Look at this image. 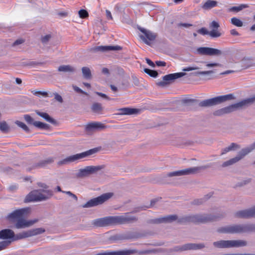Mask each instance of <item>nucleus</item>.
<instances>
[{"mask_svg":"<svg viewBox=\"0 0 255 255\" xmlns=\"http://www.w3.org/2000/svg\"><path fill=\"white\" fill-rule=\"evenodd\" d=\"M136 221L137 218L135 217L126 213L121 216L97 219L93 221L92 224L96 227H105L112 225L131 223Z\"/></svg>","mask_w":255,"mask_h":255,"instance_id":"obj_1","label":"nucleus"},{"mask_svg":"<svg viewBox=\"0 0 255 255\" xmlns=\"http://www.w3.org/2000/svg\"><path fill=\"white\" fill-rule=\"evenodd\" d=\"M26 214L25 209H18L14 211L6 217V219L11 222L15 223L17 229L29 227L37 222V220L26 221L24 218Z\"/></svg>","mask_w":255,"mask_h":255,"instance_id":"obj_2","label":"nucleus"},{"mask_svg":"<svg viewBox=\"0 0 255 255\" xmlns=\"http://www.w3.org/2000/svg\"><path fill=\"white\" fill-rule=\"evenodd\" d=\"M255 232V224H232L224 226V234H241Z\"/></svg>","mask_w":255,"mask_h":255,"instance_id":"obj_3","label":"nucleus"},{"mask_svg":"<svg viewBox=\"0 0 255 255\" xmlns=\"http://www.w3.org/2000/svg\"><path fill=\"white\" fill-rule=\"evenodd\" d=\"M52 196L50 190H35L31 191L25 197V202H37L46 200Z\"/></svg>","mask_w":255,"mask_h":255,"instance_id":"obj_4","label":"nucleus"},{"mask_svg":"<svg viewBox=\"0 0 255 255\" xmlns=\"http://www.w3.org/2000/svg\"><path fill=\"white\" fill-rule=\"evenodd\" d=\"M217 217L210 215H196L185 216L178 220L179 223H194L195 224L206 223L216 220Z\"/></svg>","mask_w":255,"mask_h":255,"instance_id":"obj_5","label":"nucleus"},{"mask_svg":"<svg viewBox=\"0 0 255 255\" xmlns=\"http://www.w3.org/2000/svg\"><path fill=\"white\" fill-rule=\"evenodd\" d=\"M254 103H255V95L253 97L224 108V114L230 113L239 110L246 108Z\"/></svg>","mask_w":255,"mask_h":255,"instance_id":"obj_6","label":"nucleus"},{"mask_svg":"<svg viewBox=\"0 0 255 255\" xmlns=\"http://www.w3.org/2000/svg\"><path fill=\"white\" fill-rule=\"evenodd\" d=\"M220 25L218 22L213 21L209 25L210 31L207 30L205 27H202L197 30L198 33L202 35H209L211 37H218L221 36V33L218 30Z\"/></svg>","mask_w":255,"mask_h":255,"instance_id":"obj_7","label":"nucleus"},{"mask_svg":"<svg viewBox=\"0 0 255 255\" xmlns=\"http://www.w3.org/2000/svg\"><path fill=\"white\" fill-rule=\"evenodd\" d=\"M113 195V194L112 193L103 194L97 198H95L89 200L85 205H84L83 207L84 208H88L102 204L112 197Z\"/></svg>","mask_w":255,"mask_h":255,"instance_id":"obj_8","label":"nucleus"},{"mask_svg":"<svg viewBox=\"0 0 255 255\" xmlns=\"http://www.w3.org/2000/svg\"><path fill=\"white\" fill-rule=\"evenodd\" d=\"M206 166H200L188 168L187 169L170 172L168 174L169 177L181 176L184 175L194 174L199 173L201 170L206 168Z\"/></svg>","mask_w":255,"mask_h":255,"instance_id":"obj_9","label":"nucleus"},{"mask_svg":"<svg viewBox=\"0 0 255 255\" xmlns=\"http://www.w3.org/2000/svg\"><path fill=\"white\" fill-rule=\"evenodd\" d=\"M237 67H238V70L241 71L244 70L255 67V62L253 57L246 56L241 59Z\"/></svg>","mask_w":255,"mask_h":255,"instance_id":"obj_10","label":"nucleus"},{"mask_svg":"<svg viewBox=\"0 0 255 255\" xmlns=\"http://www.w3.org/2000/svg\"><path fill=\"white\" fill-rule=\"evenodd\" d=\"M235 217L238 219L255 218V205L248 209L237 211L235 213Z\"/></svg>","mask_w":255,"mask_h":255,"instance_id":"obj_11","label":"nucleus"},{"mask_svg":"<svg viewBox=\"0 0 255 255\" xmlns=\"http://www.w3.org/2000/svg\"><path fill=\"white\" fill-rule=\"evenodd\" d=\"M140 31L142 32V34L140 36L141 39L146 44L149 45H150L151 43L155 40L157 36V35L155 33L144 28H141Z\"/></svg>","mask_w":255,"mask_h":255,"instance_id":"obj_12","label":"nucleus"},{"mask_svg":"<svg viewBox=\"0 0 255 255\" xmlns=\"http://www.w3.org/2000/svg\"><path fill=\"white\" fill-rule=\"evenodd\" d=\"M197 51L199 54L203 55L208 56H218L222 54V51L218 49L201 47L197 49Z\"/></svg>","mask_w":255,"mask_h":255,"instance_id":"obj_13","label":"nucleus"},{"mask_svg":"<svg viewBox=\"0 0 255 255\" xmlns=\"http://www.w3.org/2000/svg\"><path fill=\"white\" fill-rule=\"evenodd\" d=\"M45 232L43 228H36L27 231L23 232L16 235L17 239H21L42 234Z\"/></svg>","mask_w":255,"mask_h":255,"instance_id":"obj_14","label":"nucleus"},{"mask_svg":"<svg viewBox=\"0 0 255 255\" xmlns=\"http://www.w3.org/2000/svg\"><path fill=\"white\" fill-rule=\"evenodd\" d=\"M223 103V96H220L201 101L199 105L201 107H210Z\"/></svg>","mask_w":255,"mask_h":255,"instance_id":"obj_15","label":"nucleus"},{"mask_svg":"<svg viewBox=\"0 0 255 255\" xmlns=\"http://www.w3.org/2000/svg\"><path fill=\"white\" fill-rule=\"evenodd\" d=\"M107 128V126L101 122H96L88 124L85 127V130L90 133L94 130H102Z\"/></svg>","mask_w":255,"mask_h":255,"instance_id":"obj_16","label":"nucleus"},{"mask_svg":"<svg viewBox=\"0 0 255 255\" xmlns=\"http://www.w3.org/2000/svg\"><path fill=\"white\" fill-rule=\"evenodd\" d=\"M101 168H102V167L100 166H87L84 169L79 170L77 176L79 177L86 176L91 173H94L95 172L101 169Z\"/></svg>","mask_w":255,"mask_h":255,"instance_id":"obj_17","label":"nucleus"},{"mask_svg":"<svg viewBox=\"0 0 255 255\" xmlns=\"http://www.w3.org/2000/svg\"><path fill=\"white\" fill-rule=\"evenodd\" d=\"M204 247V245L202 244H187L181 247H176L174 249V251L176 252L190 250H198L202 249Z\"/></svg>","mask_w":255,"mask_h":255,"instance_id":"obj_18","label":"nucleus"},{"mask_svg":"<svg viewBox=\"0 0 255 255\" xmlns=\"http://www.w3.org/2000/svg\"><path fill=\"white\" fill-rule=\"evenodd\" d=\"M98 151V149L97 148H95L81 153H78L72 156H70L65 158V159H79L80 158H83L89 155L93 154L97 152Z\"/></svg>","mask_w":255,"mask_h":255,"instance_id":"obj_19","label":"nucleus"},{"mask_svg":"<svg viewBox=\"0 0 255 255\" xmlns=\"http://www.w3.org/2000/svg\"><path fill=\"white\" fill-rule=\"evenodd\" d=\"M177 219V216L175 215H169L162 218L152 219L150 221V223L153 224H159L161 223H170Z\"/></svg>","mask_w":255,"mask_h":255,"instance_id":"obj_20","label":"nucleus"},{"mask_svg":"<svg viewBox=\"0 0 255 255\" xmlns=\"http://www.w3.org/2000/svg\"><path fill=\"white\" fill-rule=\"evenodd\" d=\"M120 115H130L138 114L140 110L135 108H124L119 109Z\"/></svg>","mask_w":255,"mask_h":255,"instance_id":"obj_21","label":"nucleus"},{"mask_svg":"<svg viewBox=\"0 0 255 255\" xmlns=\"http://www.w3.org/2000/svg\"><path fill=\"white\" fill-rule=\"evenodd\" d=\"M185 75L186 73L183 72L169 74L163 76V80L166 81H173L179 78L182 77Z\"/></svg>","mask_w":255,"mask_h":255,"instance_id":"obj_22","label":"nucleus"},{"mask_svg":"<svg viewBox=\"0 0 255 255\" xmlns=\"http://www.w3.org/2000/svg\"><path fill=\"white\" fill-rule=\"evenodd\" d=\"M14 235V232L10 229H4L0 231V239H11Z\"/></svg>","mask_w":255,"mask_h":255,"instance_id":"obj_23","label":"nucleus"},{"mask_svg":"<svg viewBox=\"0 0 255 255\" xmlns=\"http://www.w3.org/2000/svg\"><path fill=\"white\" fill-rule=\"evenodd\" d=\"M121 49V47L119 46H100L95 48V50L103 52L111 50H119Z\"/></svg>","mask_w":255,"mask_h":255,"instance_id":"obj_24","label":"nucleus"},{"mask_svg":"<svg viewBox=\"0 0 255 255\" xmlns=\"http://www.w3.org/2000/svg\"><path fill=\"white\" fill-rule=\"evenodd\" d=\"M253 150L249 146L245 148H244L239 152L237 156L235 158H233L232 159H241L242 158H243L245 157V156L248 155Z\"/></svg>","mask_w":255,"mask_h":255,"instance_id":"obj_25","label":"nucleus"},{"mask_svg":"<svg viewBox=\"0 0 255 255\" xmlns=\"http://www.w3.org/2000/svg\"><path fill=\"white\" fill-rule=\"evenodd\" d=\"M129 252L128 251H106L104 252L100 253L96 255H128L129 254Z\"/></svg>","mask_w":255,"mask_h":255,"instance_id":"obj_26","label":"nucleus"},{"mask_svg":"<svg viewBox=\"0 0 255 255\" xmlns=\"http://www.w3.org/2000/svg\"><path fill=\"white\" fill-rule=\"evenodd\" d=\"M91 110L94 113L102 114L103 111V107L101 104L94 103L91 106Z\"/></svg>","mask_w":255,"mask_h":255,"instance_id":"obj_27","label":"nucleus"},{"mask_svg":"<svg viewBox=\"0 0 255 255\" xmlns=\"http://www.w3.org/2000/svg\"><path fill=\"white\" fill-rule=\"evenodd\" d=\"M217 5V2L215 0H208L202 5V8L204 9H209L215 7Z\"/></svg>","mask_w":255,"mask_h":255,"instance_id":"obj_28","label":"nucleus"},{"mask_svg":"<svg viewBox=\"0 0 255 255\" xmlns=\"http://www.w3.org/2000/svg\"><path fill=\"white\" fill-rule=\"evenodd\" d=\"M249 6L247 4H241L239 6H233L230 8L228 10L229 11L239 12L244 8L249 7Z\"/></svg>","mask_w":255,"mask_h":255,"instance_id":"obj_29","label":"nucleus"},{"mask_svg":"<svg viewBox=\"0 0 255 255\" xmlns=\"http://www.w3.org/2000/svg\"><path fill=\"white\" fill-rule=\"evenodd\" d=\"M36 114L40 116L41 117L44 118L46 121L50 123H52V124H54L55 123V121L52 119L51 118L49 115L48 114L46 113H43V112H36Z\"/></svg>","mask_w":255,"mask_h":255,"instance_id":"obj_30","label":"nucleus"},{"mask_svg":"<svg viewBox=\"0 0 255 255\" xmlns=\"http://www.w3.org/2000/svg\"><path fill=\"white\" fill-rule=\"evenodd\" d=\"M248 242L244 240H235V248L246 247L248 245Z\"/></svg>","mask_w":255,"mask_h":255,"instance_id":"obj_31","label":"nucleus"},{"mask_svg":"<svg viewBox=\"0 0 255 255\" xmlns=\"http://www.w3.org/2000/svg\"><path fill=\"white\" fill-rule=\"evenodd\" d=\"M82 73L85 78L87 79H91L92 77L90 69L87 67H84L82 68Z\"/></svg>","mask_w":255,"mask_h":255,"instance_id":"obj_32","label":"nucleus"},{"mask_svg":"<svg viewBox=\"0 0 255 255\" xmlns=\"http://www.w3.org/2000/svg\"><path fill=\"white\" fill-rule=\"evenodd\" d=\"M58 71L60 72H73L74 68L70 65H61L59 67Z\"/></svg>","mask_w":255,"mask_h":255,"instance_id":"obj_33","label":"nucleus"},{"mask_svg":"<svg viewBox=\"0 0 255 255\" xmlns=\"http://www.w3.org/2000/svg\"><path fill=\"white\" fill-rule=\"evenodd\" d=\"M240 145L235 143H232L228 147L224 149V151L228 152L231 150H235L240 148Z\"/></svg>","mask_w":255,"mask_h":255,"instance_id":"obj_34","label":"nucleus"},{"mask_svg":"<svg viewBox=\"0 0 255 255\" xmlns=\"http://www.w3.org/2000/svg\"><path fill=\"white\" fill-rule=\"evenodd\" d=\"M33 125L40 129H47L49 127L47 124L41 122H34L33 123Z\"/></svg>","mask_w":255,"mask_h":255,"instance_id":"obj_35","label":"nucleus"},{"mask_svg":"<svg viewBox=\"0 0 255 255\" xmlns=\"http://www.w3.org/2000/svg\"><path fill=\"white\" fill-rule=\"evenodd\" d=\"M231 23L238 27H242L243 25V22L239 18L233 17L231 19Z\"/></svg>","mask_w":255,"mask_h":255,"instance_id":"obj_36","label":"nucleus"},{"mask_svg":"<svg viewBox=\"0 0 255 255\" xmlns=\"http://www.w3.org/2000/svg\"><path fill=\"white\" fill-rule=\"evenodd\" d=\"M144 71L150 76L153 78L156 77L158 75L157 72L155 70H152L148 68H145L144 69Z\"/></svg>","mask_w":255,"mask_h":255,"instance_id":"obj_37","label":"nucleus"},{"mask_svg":"<svg viewBox=\"0 0 255 255\" xmlns=\"http://www.w3.org/2000/svg\"><path fill=\"white\" fill-rule=\"evenodd\" d=\"M238 53H236L233 55H231V53L229 52H227L226 53V58L228 61H231V60L233 61H235L238 60L237 58Z\"/></svg>","mask_w":255,"mask_h":255,"instance_id":"obj_38","label":"nucleus"},{"mask_svg":"<svg viewBox=\"0 0 255 255\" xmlns=\"http://www.w3.org/2000/svg\"><path fill=\"white\" fill-rule=\"evenodd\" d=\"M235 248V240L224 241V248Z\"/></svg>","mask_w":255,"mask_h":255,"instance_id":"obj_39","label":"nucleus"},{"mask_svg":"<svg viewBox=\"0 0 255 255\" xmlns=\"http://www.w3.org/2000/svg\"><path fill=\"white\" fill-rule=\"evenodd\" d=\"M15 124L18 126L19 127L22 128L26 132H29V129L27 127V126L23 123L20 122L19 121H16L15 122Z\"/></svg>","mask_w":255,"mask_h":255,"instance_id":"obj_40","label":"nucleus"},{"mask_svg":"<svg viewBox=\"0 0 255 255\" xmlns=\"http://www.w3.org/2000/svg\"><path fill=\"white\" fill-rule=\"evenodd\" d=\"M251 182V179L248 178L237 182L235 186L236 187H242L250 183Z\"/></svg>","mask_w":255,"mask_h":255,"instance_id":"obj_41","label":"nucleus"},{"mask_svg":"<svg viewBox=\"0 0 255 255\" xmlns=\"http://www.w3.org/2000/svg\"><path fill=\"white\" fill-rule=\"evenodd\" d=\"M9 127L5 122H0V129L2 131H6L8 130Z\"/></svg>","mask_w":255,"mask_h":255,"instance_id":"obj_42","label":"nucleus"},{"mask_svg":"<svg viewBox=\"0 0 255 255\" xmlns=\"http://www.w3.org/2000/svg\"><path fill=\"white\" fill-rule=\"evenodd\" d=\"M80 18H85L89 15L88 12L85 9H81L78 12Z\"/></svg>","mask_w":255,"mask_h":255,"instance_id":"obj_43","label":"nucleus"},{"mask_svg":"<svg viewBox=\"0 0 255 255\" xmlns=\"http://www.w3.org/2000/svg\"><path fill=\"white\" fill-rule=\"evenodd\" d=\"M10 244L9 241H2L0 242V251L5 249Z\"/></svg>","mask_w":255,"mask_h":255,"instance_id":"obj_44","label":"nucleus"},{"mask_svg":"<svg viewBox=\"0 0 255 255\" xmlns=\"http://www.w3.org/2000/svg\"><path fill=\"white\" fill-rule=\"evenodd\" d=\"M24 118L28 124L33 125V123L34 122L33 119L28 115H25Z\"/></svg>","mask_w":255,"mask_h":255,"instance_id":"obj_45","label":"nucleus"},{"mask_svg":"<svg viewBox=\"0 0 255 255\" xmlns=\"http://www.w3.org/2000/svg\"><path fill=\"white\" fill-rule=\"evenodd\" d=\"M73 88L76 92L78 93L88 95V94L86 92L83 91L82 90H81L80 88H79L78 87L76 86H73Z\"/></svg>","mask_w":255,"mask_h":255,"instance_id":"obj_46","label":"nucleus"},{"mask_svg":"<svg viewBox=\"0 0 255 255\" xmlns=\"http://www.w3.org/2000/svg\"><path fill=\"white\" fill-rule=\"evenodd\" d=\"M31 92L35 95H41L44 97H47L48 96V94L46 92L32 91Z\"/></svg>","mask_w":255,"mask_h":255,"instance_id":"obj_47","label":"nucleus"},{"mask_svg":"<svg viewBox=\"0 0 255 255\" xmlns=\"http://www.w3.org/2000/svg\"><path fill=\"white\" fill-rule=\"evenodd\" d=\"M235 97L233 94H228L226 95H224V102L226 101H229L232 100H234Z\"/></svg>","mask_w":255,"mask_h":255,"instance_id":"obj_48","label":"nucleus"},{"mask_svg":"<svg viewBox=\"0 0 255 255\" xmlns=\"http://www.w3.org/2000/svg\"><path fill=\"white\" fill-rule=\"evenodd\" d=\"M18 185L15 184L9 186L8 189L9 191L11 192H15L18 189Z\"/></svg>","mask_w":255,"mask_h":255,"instance_id":"obj_49","label":"nucleus"},{"mask_svg":"<svg viewBox=\"0 0 255 255\" xmlns=\"http://www.w3.org/2000/svg\"><path fill=\"white\" fill-rule=\"evenodd\" d=\"M214 246L217 248H223V241L215 242L214 243Z\"/></svg>","mask_w":255,"mask_h":255,"instance_id":"obj_50","label":"nucleus"},{"mask_svg":"<svg viewBox=\"0 0 255 255\" xmlns=\"http://www.w3.org/2000/svg\"><path fill=\"white\" fill-rule=\"evenodd\" d=\"M24 42V39H21V38L18 39L14 42V43L12 44V46H15L18 45L19 44H21L23 43Z\"/></svg>","mask_w":255,"mask_h":255,"instance_id":"obj_51","label":"nucleus"},{"mask_svg":"<svg viewBox=\"0 0 255 255\" xmlns=\"http://www.w3.org/2000/svg\"><path fill=\"white\" fill-rule=\"evenodd\" d=\"M53 160H44L42 163H41L40 164L36 165V167H44L46 164L50 163Z\"/></svg>","mask_w":255,"mask_h":255,"instance_id":"obj_52","label":"nucleus"},{"mask_svg":"<svg viewBox=\"0 0 255 255\" xmlns=\"http://www.w3.org/2000/svg\"><path fill=\"white\" fill-rule=\"evenodd\" d=\"M237 72H240L239 70H238V67L237 66L236 68H235L234 70H226L224 71V75L225 74H229L230 73H233Z\"/></svg>","mask_w":255,"mask_h":255,"instance_id":"obj_53","label":"nucleus"},{"mask_svg":"<svg viewBox=\"0 0 255 255\" xmlns=\"http://www.w3.org/2000/svg\"><path fill=\"white\" fill-rule=\"evenodd\" d=\"M62 192L66 193V194L69 195L70 196H71L76 201H77V200H78L77 197L75 194H73L71 192H70V191H62Z\"/></svg>","mask_w":255,"mask_h":255,"instance_id":"obj_54","label":"nucleus"},{"mask_svg":"<svg viewBox=\"0 0 255 255\" xmlns=\"http://www.w3.org/2000/svg\"><path fill=\"white\" fill-rule=\"evenodd\" d=\"M50 37H51L50 35H49V34L46 35L42 37L41 41L43 43H46L49 40Z\"/></svg>","mask_w":255,"mask_h":255,"instance_id":"obj_55","label":"nucleus"},{"mask_svg":"<svg viewBox=\"0 0 255 255\" xmlns=\"http://www.w3.org/2000/svg\"><path fill=\"white\" fill-rule=\"evenodd\" d=\"M198 69V68L197 67H188L183 68L182 69V70L183 71H192V70H197Z\"/></svg>","mask_w":255,"mask_h":255,"instance_id":"obj_56","label":"nucleus"},{"mask_svg":"<svg viewBox=\"0 0 255 255\" xmlns=\"http://www.w3.org/2000/svg\"><path fill=\"white\" fill-rule=\"evenodd\" d=\"M54 95H55V99L56 100H57V101H58L60 103H62L63 102L62 98L60 95H59L57 93H55Z\"/></svg>","mask_w":255,"mask_h":255,"instance_id":"obj_57","label":"nucleus"},{"mask_svg":"<svg viewBox=\"0 0 255 255\" xmlns=\"http://www.w3.org/2000/svg\"><path fill=\"white\" fill-rule=\"evenodd\" d=\"M96 94L103 98H105L107 100H110V98L108 97L106 94H105L104 93L97 92H96Z\"/></svg>","mask_w":255,"mask_h":255,"instance_id":"obj_58","label":"nucleus"},{"mask_svg":"<svg viewBox=\"0 0 255 255\" xmlns=\"http://www.w3.org/2000/svg\"><path fill=\"white\" fill-rule=\"evenodd\" d=\"M178 25L179 27H189L190 26H192V24L186 23H180L178 24Z\"/></svg>","mask_w":255,"mask_h":255,"instance_id":"obj_59","label":"nucleus"},{"mask_svg":"<svg viewBox=\"0 0 255 255\" xmlns=\"http://www.w3.org/2000/svg\"><path fill=\"white\" fill-rule=\"evenodd\" d=\"M223 114V109H220L219 110L216 111L214 113V115L215 116H221Z\"/></svg>","mask_w":255,"mask_h":255,"instance_id":"obj_60","label":"nucleus"},{"mask_svg":"<svg viewBox=\"0 0 255 255\" xmlns=\"http://www.w3.org/2000/svg\"><path fill=\"white\" fill-rule=\"evenodd\" d=\"M237 160H229L227 162H224V166L232 165L235 163Z\"/></svg>","mask_w":255,"mask_h":255,"instance_id":"obj_61","label":"nucleus"},{"mask_svg":"<svg viewBox=\"0 0 255 255\" xmlns=\"http://www.w3.org/2000/svg\"><path fill=\"white\" fill-rule=\"evenodd\" d=\"M72 160H60L58 163V165H62V164H68L70 161H71Z\"/></svg>","mask_w":255,"mask_h":255,"instance_id":"obj_62","label":"nucleus"},{"mask_svg":"<svg viewBox=\"0 0 255 255\" xmlns=\"http://www.w3.org/2000/svg\"><path fill=\"white\" fill-rule=\"evenodd\" d=\"M106 16H107V17L108 19H113V17L112 15L111 12L109 10H106Z\"/></svg>","mask_w":255,"mask_h":255,"instance_id":"obj_63","label":"nucleus"},{"mask_svg":"<svg viewBox=\"0 0 255 255\" xmlns=\"http://www.w3.org/2000/svg\"><path fill=\"white\" fill-rule=\"evenodd\" d=\"M156 64L158 66H165L166 63L164 61H157L156 62Z\"/></svg>","mask_w":255,"mask_h":255,"instance_id":"obj_64","label":"nucleus"}]
</instances>
